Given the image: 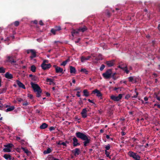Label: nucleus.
Returning a JSON list of instances; mask_svg holds the SVG:
<instances>
[{
  "mask_svg": "<svg viewBox=\"0 0 160 160\" xmlns=\"http://www.w3.org/2000/svg\"><path fill=\"white\" fill-rule=\"evenodd\" d=\"M76 135L78 138L85 141L83 142L84 146H86L88 144L90 143L91 140L90 138L88 136L80 132H77L76 133Z\"/></svg>",
  "mask_w": 160,
  "mask_h": 160,
  "instance_id": "obj_1",
  "label": "nucleus"
},
{
  "mask_svg": "<svg viewBox=\"0 0 160 160\" xmlns=\"http://www.w3.org/2000/svg\"><path fill=\"white\" fill-rule=\"evenodd\" d=\"M31 84L34 91L37 92V96L39 97L41 96V93L42 91L40 87L37 84L33 82H31Z\"/></svg>",
  "mask_w": 160,
  "mask_h": 160,
  "instance_id": "obj_2",
  "label": "nucleus"
},
{
  "mask_svg": "<svg viewBox=\"0 0 160 160\" xmlns=\"http://www.w3.org/2000/svg\"><path fill=\"white\" fill-rule=\"evenodd\" d=\"M112 74V70L111 69L108 70L105 73L102 74V75L106 79L111 78Z\"/></svg>",
  "mask_w": 160,
  "mask_h": 160,
  "instance_id": "obj_3",
  "label": "nucleus"
},
{
  "mask_svg": "<svg viewBox=\"0 0 160 160\" xmlns=\"http://www.w3.org/2000/svg\"><path fill=\"white\" fill-rule=\"evenodd\" d=\"M128 155L136 160H140V157L138 155L132 151H129L128 152Z\"/></svg>",
  "mask_w": 160,
  "mask_h": 160,
  "instance_id": "obj_4",
  "label": "nucleus"
},
{
  "mask_svg": "<svg viewBox=\"0 0 160 160\" xmlns=\"http://www.w3.org/2000/svg\"><path fill=\"white\" fill-rule=\"evenodd\" d=\"M48 61L47 60L43 61L41 65V67L43 70H46L49 69L51 67V65L50 64H47Z\"/></svg>",
  "mask_w": 160,
  "mask_h": 160,
  "instance_id": "obj_5",
  "label": "nucleus"
},
{
  "mask_svg": "<svg viewBox=\"0 0 160 160\" xmlns=\"http://www.w3.org/2000/svg\"><path fill=\"white\" fill-rule=\"evenodd\" d=\"M122 97V95L121 94H119L118 96L114 95H112L110 96V98L112 100L115 101H118L120 100Z\"/></svg>",
  "mask_w": 160,
  "mask_h": 160,
  "instance_id": "obj_6",
  "label": "nucleus"
},
{
  "mask_svg": "<svg viewBox=\"0 0 160 160\" xmlns=\"http://www.w3.org/2000/svg\"><path fill=\"white\" fill-rule=\"evenodd\" d=\"M92 94H95L100 99H102V94L100 91L97 89H95L92 91Z\"/></svg>",
  "mask_w": 160,
  "mask_h": 160,
  "instance_id": "obj_7",
  "label": "nucleus"
},
{
  "mask_svg": "<svg viewBox=\"0 0 160 160\" xmlns=\"http://www.w3.org/2000/svg\"><path fill=\"white\" fill-rule=\"evenodd\" d=\"M15 58V57L14 56L12 55L11 56H7L6 60L7 62H9L11 63H12L15 62L14 59Z\"/></svg>",
  "mask_w": 160,
  "mask_h": 160,
  "instance_id": "obj_8",
  "label": "nucleus"
},
{
  "mask_svg": "<svg viewBox=\"0 0 160 160\" xmlns=\"http://www.w3.org/2000/svg\"><path fill=\"white\" fill-rule=\"evenodd\" d=\"M87 110L86 108H83L82 109L81 113L82 116L83 118H86L87 116Z\"/></svg>",
  "mask_w": 160,
  "mask_h": 160,
  "instance_id": "obj_9",
  "label": "nucleus"
},
{
  "mask_svg": "<svg viewBox=\"0 0 160 160\" xmlns=\"http://www.w3.org/2000/svg\"><path fill=\"white\" fill-rule=\"evenodd\" d=\"M119 68L123 69L127 73H129V71L128 70L127 66L126 65H120L119 66Z\"/></svg>",
  "mask_w": 160,
  "mask_h": 160,
  "instance_id": "obj_10",
  "label": "nucleus"
},
{
  "mask_svg": "<svg viewBox=\"0 0 160 160\" xmlns=\"http://www.w3.org/2000/svg\"><path fill=\"white\" fill-rule=\"evenodd\" d=\"M6 107L7 108L6 110L7 112H10L13 111L15 109V107L14 106H10L9 105H7Z\"/></svg>",
  "mask_w": 160,
  "mask_h": 160,
  "instance_id": "obj_11",
  "label": "nucleus"
},
{
  "mask_svg": "<svg viewBox=\"0 0 160 160\" xmlns=\"http://www.w3.org/2000/svg\"><path fill=\"white\" fill-rule=\"evenodd\" d=\"M31 55L30 57V58L31 59H32L36 57V52L35 50L31 49Z\"/></svg>",
  "mask_w": 160,
  "mask_h": 160,
  "instance_id": "obj_12",
  "label": "nucleus"
},
{
  "mask_svg": "<svg viewBox=\"0 0 160 160\" xmlns=\"http://www.w3.org/2000/svg\"><path fill=\"white\" fill-rule=\"evenodd\" d=\"M16 82L19 87L24 89H25L26 88L25 85L18 80H16Z\"/></svg>",
  "mask_w": 160,
  "mask_h": 160,
  "instance_id": "obj_13",
  "label": "nucleus"
},
{
  "mask_svg": "<svg viewBox=\"0 0 160 160\" xmlns=\"http://www.w3.org/2000/svg\"><path fill=\"white\" fill-rule=\"evenodd\" d=\"M91 56H88L87 57H85L83 56H82L80 58L81 61L82 62H83L85 61L88 60L91 58Z\"/></svg>",
  "mask_w": 160,
  "mask_h": 160,
  "instance_id": "obj_14",
  "label": "nucleus"
},
{
  "mask_svg": "<svg viewBox=\"0 0 160 160\" xmlns=\"http://www.w3.org/2000/svg\"><path fill=\"white\" fill-rule=\"evenodd\" d=\"M72 152L74 153L75 156L78 155L80 153V149L79 148H76L74 150L72 151Z\"/></svg>",
  "mask_w": 160,
  "mask_h": 160,
  "instance_id": "obj_15",
  "label": "nucleus"
},
{
  "mask_svg": "<svg viewBox=\"0 0 160 160\" xmlns=\"http://www.w3.org/2000/svg\"><path fill=\"white\" fill-rule=\"evenodd\" d=\"M72 140L73 141V144L74 147H76L78 145H79L80 144L78 143V140L76 137H74L73 138Z\"/></svg>",
  "mask_w": 160,
  "mask_h": 160,
  "instance_id": "obj_16",
  "label": "nucleus"
},
{
  "mask_svg": "<svg viewBox=\"0 0 160 160\" xmlns=\"http://www.w3.org/2000/svg\"><path fill=\"white\" fill-rule=\"evenodd\" d=\"M55 68L56 72L57 73H63V69L61 68L60 67L57 66H54Z\"/></svg>",
  "mask_w": 160,
  "mask_h": 160,
  "instance_id": "obj_17",
  "label": "nucleus"
},
{
  "mask_svg": "<svg viewBox=\"0 0 160 160\" xmlns=\"http://www.w3.org/2000/svg\"><path fill=\"white\" fill-rule=\"evenodd\" d=\"M5 77L8 79H11L13 78L12 75L8 72H6L5 75Z\"/></svg>",
  "mask_w": 160,
  "mask_h": 160,
  "instance_id": "obj_18",
  "label": "nucleus"
},
{
  "mask_svg": "<svg viewBox=\"0 0 160 160\" xmlns=\"http://www.w3.org/2000/svg\"><path fill=\"white\" fill-rule=\"evenodd\" d=\"M106 63L108 67H111L113 65L114 61H107Z\"/></svg>",
  "mask_w": 160,
  "mask_h": 160,
  "instance_id": "obj_19",
  "label": "nucleus"
},
{
  "mask_svg": "<svg viewBox=\"0 0 160 160\" xmlns=\"http://www.w3.org/2000/svg\"><path fill=\"white\" fill-rule=\"evenodd\" d=\"M70 72L71 73V74L75 73L76 70V69L74 67L72 66H70Z\"/></svg>",
  "mask_w": 160,
  "mask_h": 160,
  "instance_id": "obj_20",
  "label": "nucleus"
},
{
  "mask_svg": "<svg viewBox=\"0 0 160 160\" xmlns=\"http://www.w3.org/2000/svg\"><path fill=\"white\" fill-rule=\"evenodd\" d=\"M3 157L5 159L8 160H11L12 159L11 156L9 154H5L4 155Z\"/></svg>",
  "mask_w": 160,
  "mask_h": 160,
  "instance_id": "obj_21",
  "label": "nucleus"
},
{
  "mask_svg": "<svg viewBox=\"0 0 160 160\" xmlns=\"http://www.w3.org/2000/svg\"><path fill=\"white\" fill-rule=\"evenodd\" d=\"M46 81L47 82H49L50 85H54V83L53 82V80L51 78H47Z\"/></svg>",
  "mask_w": 160,
  "mask_h": 160,
  "instance_id": "obj_22",
  "label": "nucleus"
},
{
  "mask_svg": "<svg viewBox=\"0 0 160 160\" xmlns=\"http://www.w3.org/2000/svg\"><path fill=\"white\" fill-rule=\"evenodd\" d=\"M48 125L45 123H43L42 125L40 126V128L41 129H44L48 127Z\"/></svg>",
  "mask_w": 160,
  "mask_h": 160,
  "instance_id": "obj_23",
  "label": "nucleus"
},
{
  "mask_svg": "<svg viewBox=\"0 0 160 160\" xmlns=\"http://www.w3.org/2000/svg\"><path fill=\"white\" fill-rule=\"evenodd\" d=\"M79 29L78 30H73L72 32V35L74 36L76 34H78L79 32Z\"/></svg>",
  "mask_w": 160,
  "mask_h": 160,
  "instance_id": "obj_24",
  "label": "nucleus"
},
{
  "mask_svg": "<svg viewBox=\"0 0 160 160\" xmlns=\"http://www.w3.org/2000/svg\"><path fill=\"white\" fill-rule=\"evenodd\" d=\"M83 92L84 93V95L86 97H87L89 95V92L86 89L84 90L83 91Z\"/></svg>",
  "mask_w": 160,
  "mask_h": 160,
  "instance_id": "obj_25",
  "label": "nucleus"
},
{
  "mask_svg": "<svg viewBox=\"0 0 160 160\" xmlns=\"http://www.w3.org/2000/svg\"><path fill=\"white\" fill-rule=\"evenodd\" d=\"M51 151V149L48 148L46 150H45L44 151L43 153L45 154H48L50 153Z\"/></svg>",
  "mask_w": 160,
  "mask_h": 160,
  "instance_id": "obj_26",
  "label": "nucleus"
},
{
  "mask_svg": "<svg viewBox=\"0 0 160 160\" xmlns=\"http://www.w3.org/2000/svg\"><path fill=\"white\" fill-rule=\"evenodd\" d=\"M3 151L5 152H11V150L10 148H6L3 149Z\"/></svg>",
  "mask_w": 160,
  "mask_h": 160,
  "instance_id": "obj_27",
  "label": "nucleus"
},
{
  "mask_svg": "<svg viewBox=\"0 0 160 160\" xmlns=\"http://www.w3.org/2000/svg\"><path fill=\"white\" fill-rule=\"evenodd\" d=\"M13 146V145L11 143H8V144L5 145L4 146V147L7 148H11Z\"/></svg>",
  "mask_w": 160,
  "mask_h": 160,
  "instance_id": "obj_28",
  "label": "nucleus"
},
{
  "mask_svg": "<svg viewBox=\"0 0 160 160\" xmlns=\"http://www.w3.org/2000/svg\"><path fill=\"white\" fill-rule=\"evenodd\" d=\"M36 67L34 65H32L31 66V70L33 72H35L36 71Z\"/></svg>",
  "mask_w": 160,
  "mask_h": 160,
  "instance_id": "obj_29",
  "label": "nucleus"
},
{
  "mask_svg": "<svg viewBox=\"0 0 160 160\" xmlns=\"http://www.w3.org/2000/svg\"><path fill=\"white\" fill-rule=\"evenodd\" d=\"M79 29V31H81L82 32H84L86 30L87 28H86V27H84L83 28H80Z\"/></svg>",
  "mask_w": 160,
  "mask_h": 160,
  "instance_id": "obj_30",
  "label": "nucleus"
},
{
  "mask_svg": "<svg viewBox=\"0 0 160 160\" xmlns=\"http://www.w3.org/2000/svg\"><path fill=\"white\" fill-rule=\"evenodd\" d=\"M80 71L83 73H85L86 74H88V71L86 70V69L85 68H82L81 69Z\"/></svg>",
  "mask_w": 160,
  "mask_h": 160,
  "instance_id": "obj_31",
  "label": "nucleus"
},
{
  "mask_svg": "<svg viewBox=\"0 0 160 160\" xmlns=\"http://www.w3.org/2000/svg\"><path fill=\"white\" fill-rule=\"evenodd\" d=\"M5 72V69L3 67H0V73H4Z\"/></svg>",
  "mask_w": 160,
  "mask_h": 160,
  "instance_id": "obj_32",
  "label": "nucleus"
},
{
  "mask_svg": "<svg viewBox=\"0 0 160 160\" xmlns=\"http://www.w3.org/2000/svg\"><path fill=\"white\" fill-rule=\"evenodd\" d=\"M68 62V60L63 62H62L61 64V65L63 66H65Z\"/></svg>",
  "mask_w": 160,
  "mask_h": 160,
  "instance_id": "obj_33",
  "label": "nucleus"
},
{
  "mask_svg": "<svg viewBox=\"0 0 160 160\" xmlns=\"http://www.w3.org/2000/svg\"><path fill=\"white\" fill-rule=\"evenodd\" d=\"M110 148V145L109 144H108L105 147L106 150L105 151H107V150H109Z\"/></svg>",
  "mask_w": 160,
  "mask_h": 160,
  "instance_id": "obj_34",
  "label": "nucleus"
},
{
  "mask_svg": "<svg viewBox=\"0 0 160 160\" xmlns=\"http://www.w3.org/2000/svg\"><path fill=\"white\" fill-rule=\"evenodd\" d=\"M52 33L54 35H55L56 34V32H57V30L55 29H52L51 31Z\"/></svg>",
  "mask_w": 160,
  "mask_h": 160,
  "instance_id": "obj_35",
  "label": "nucleus"
},
{
  "mask_svg": "<svg viewBox=\"0 0 160 160\" xmlns=\"http://www.w3.org/2000/svg\"><path fill=\"white\" fill-rule=\"evenodd\" d=\"M105 151V153L106 155V156L107 157H110L109 154H110V153L109 152H108V151Z\"/></svg>",
  "mask_w": 160,
  "mask_h": 160,
  "instance_id": "obj_36",
  "label": "nucleus"
},
{
  "mask_svg": "<svg viewBox=\"0 0 160 160\" xmlns=\"http://www.w3.org/2000/svg\"><path fill=\"white\" fill-rule=\"evenodd\" d=\"M105 67V66L104 65H102L100 68V70L101 71H102L104 69Z\"/></svg>",
  "mask_w": 160,
  "mask_h": 160,
  "instance_id": "obj_37",
  "label": "nucleus"
},
{
  "mask_svg": "<svg viewBox=\"0 0 160 160\" xmlns=\"http://www.w3.org/2000/svg\"><path fill=\"white\" fill-rule=\"evenodd\" d=\"M38 79V78L36 76H34L32 78V79L33 80H34V81H36Z\"/></svg>",
  "mask_w": 160,
  "mask_h": 160,
  "instance_id": "obj_38",
  "label": "nucleus"
},
{
  "mask_svg": "<svg viewBox=\"0 0 160 160\" xmlns=\"http://www.w3.org/2000/svg\"><path fill=\"white\" fill-rule=\"evenodd\" d=\"M19 22L18 21H15L14 22V24L15 26H18L19 25Z\"/></svg>",
  "mask_w": 160,
  "mask_h": 160,
  "instance_id": "obj_39",
  "label": "nucleus"
},
{
  "mask_svg": "<svg viewBox=\"0 0 160 160\" xmlns=\"http://www.w3.org/2000/svg\"><path fill=\"white\" fill-rule=\"evenodd\" d=\"M128 79L129 82H132L133 80V78L132 77H129L128 78Z\"/></svg>",
  "mask_w": 160,
  "mask_h": 160,
  "instance_id": "obj_40",
  "label": "nucleus"
},
{
  "mask_svg": "<svg viewBox=\"0 0 160 160\" xmlns=\"http://www.w3.org/2000/svg\"><path fill=\"white\" fill-rule=\"evenodd\" d=\"M28 97L30 99H32L33 98V96L32 95L28 93Z\"/></svg>",
  "mask_w": 160,
  "mask_h": 160,
  "instance_id": "obj_41",
  "label": "nucleus"
},
{
  "mask_svg": "<svg viewBox=\"0 0 160 160\" xmlns=\"http://www.w3.org/2000/svg\"><path fill=\"white\" fill-rule=\"evenodd\" d=\"M22 149L26 153H28L29 151L27 149H25L24 148H22Z\"/></svg>",
  "mask_w": 160,
  "mask_h": 160,
  "instance_id": "obj_42",
  "label": "nucleus"
},
{
  "mask_svg": "<svg viewBox=\"0 0 160 160\" xmlns=\"http://www.w3.org/2000/svg\"><path fill=\"white\" fill-rule=\"evenodd\" d=\"M55 29H56V30H57V31H58L61 30V28L60 27H56Z\"/></svg>",
  "mask_w": 160,
  "mask_h": 160,
  "instance_id": "obj_43",
  "label": "nucleus"
},
{
  "mask_svg": "<svg viewBox=\"0 0 160 160\" xmlns=\"http://www.w3.org/2000/svg\"><path fill=\"white\" fill-rule=\"evenodd\" d=\"M28 104H29L28 102L27 101H26L24 103H23L22 105L23 106H26L28 105Z\"/></svg>",
  "mask_w": 160,
  "mask_h": 160,
  "instance_id": "obj_44",
  "label": "nucleus"
},
{
  "mask_svg": "<svg viewBox=\"0 0 160 160\" xmlns=\"http://www.w3.org/2000/svg\"><path fill=\"white\" fill-rule=\"evenodd\" d=\"M17 100L19 102H21L23 101L22 99L21 98H17Z\"/></svg>",
  "mask_w": 160,
  "mask_h": 160,
  "instance_id": "obj_45",
  "label": "nucleus"
},
{
  "mask_svg": "<svg viewBox=\"0 0 160 160\" xmlns=\"http://www.w3.org/2000/svg\"><path fill=\"white\" fill-rule=\"evenodd\" d=\"M55 129V128L53 127H51L49 128V130L50 131H52V130H53Z\"/></svg>",
  "mask_w": 160,
  "mask_h": 160,
  "instance_id": "obj_46",
  "label": "nucleus"
},
{
  "mask_svg": "<svg viewBox=\"0 0 160 160\" xmlns=\"http://www.w3.org/2000/svg\"><path fill=\"white\" fill-rule=\"evenodd\" d=\"M80 92L79 91H78L77 92V94H76V95L78 97H80Z\"/></svg>",
  "mask_w": 160,
  "mask_h": 160,
  "instance_id": "obj_47",
  "label": "nucleus"
},
{
  "mask_svg": "<svg viewBox=\"0 0 160 160\" xmlns=\"http://www.w3.org/2000/svg\"><path fill=\"white\" fill-rule=\"evenodd\" d=\"M130 97V95L129 94H127L126 95L125 97V98L126 99H128Z\"/></svg>",
  "mask_w": 160,
  "mask_h": 160,
  "instance_id": "obj_48",
  "label": "nucleus"
},
{
  "mask_svg": "<svg viewBox=\"0 0 160 160\" xmlns=\"http://www.w3.org/2000/svg\"><path fill=\"white\" fill-rule=\"evenodd\" d=\"M39 24H40V25H42H42H43V22H42V21H41H41H39Z\"/></svg>",
  "mask_w": 160,
  "mask_h": 160,
  "instance_id": "obj_49",
  "label": "nucleus"
},
{
  "mask_svg": "<svg viewBox=\"0 0 160 160\" xmlns=\"http://www.w3.org/2000/svg\"><path fill=\"white\" fill-rule=\"evenodd\" d=\"M80 89V88L79 87H77L75 88L74 90V91L79 90Z\"/></svg>",
  "mask_w": 160,
  "mask_h": 160,
  "instance_id": "obj_50",
  "label": "nucleus"
},
{
  "mask_svg": "<svg viewBox=\"0 0 160 160\" xmlns=\"http://www.w3.org/2000/svg\"><path fill=\"white\" fill-rule=\"evenodd\" d=\"M121 134L122 135V136H124V135H125L126 134V133L125 132H121Z\"/></svg>",
  "mask_w": 160,
  "mask_h": 160,
  "instance_id": "obj_51",
  "label": "nucleus"
},
{
  "mask_svg": "<svg viewBox=\"0 0 160 160\" xmlns=\"http://www.w3.org/2000/svg\"><path fill=\"white\" fill-rule=\"evenodd\" d=\"M156 98H157V100H158L159 101H160V97L158 96H156Z\"/></svg>",
  "mask_w": 160,
  "mask_h": 160,
  "instance_id": "obj_52",
  "label": "nucleus"
},
{
  "mask_svg": "<svg viewBox=\"0 0 160 160\" xmlns=\"http://www.w3.org/2000/svg\"><path fill=\"white\" fill-rule=\"evenodd\" d=\"M31 49L28 50L27 51V53L29 54L31 52Z\"/></svg>",
  "mask_w": 160,
  "mask_h": 160,
  "instance_id": "obj_53",
  "label": "nucleus"
},
{
  "mask_svg": "<svg viewBox=\"0 0 160 160\" xmlns=\"http://www.w3.org/2000/svg\"><path fill=\"white\" fill-rule=\"evenodd\" d=\"M144 100L145 101H147L148 100V98L147 97H145L144 98Z\"/></svg>",
  "mask_w": 160,
  "mask_h": 160,
  "instance_id": "obj_54",
  "label": "nucleus"
},
{
  "mask_svg": "<svg viewBox=\"0 0 160 160\" xmlns=\"http://www.w3.org/2000/svg\"><path fill=\"white\" fill-rule=\"evenodd\" d=\"M88 101L91 103H93L92 101L90 100L89 99H88Z\"/></svg>",
  "mask_w": 160,
  "mask_h": 160,
  "instance_id": "obj_55",
  "label": "nucleus"
},
{
  "mask_svg": "<svg viewBox=\"0 0 160 160\" xmlns=\"http://www.w3.org/2000/svg\"><path fill=\"white\" fill-rule=\"evenodd\" d=\"M61 144L63 145V146H65L66 145V144L65 142H61Z\"/></svg>",
  "mask_w": 160,
  "mask_h": 160,
  "instance_id": "obj_56",
  "label": "nucleus"
},
{
  "mask_svg": "<svg viewBox=\"0 0 160 160\" xmlns=\"http://www.w3.org/2000/svg\"><path fill=\"white\" fill-rule=\"evenodd\" d=\"M46 94L47 96H48V97H49V96H50V93H48V92H46Z\"/></svg>",
  "mask_w": 160,
  "mask_h": 160,
  "instance_id": "obj_57",
  "label": "nucleus"
},
{
  "mask_svg": "<svg viewBox=\"0 0 160 160\" xmlns=\"http://www.w3.org/2000/svg\"><path fill=\"white\" fill-rule=\"evenodd\" d=\"M33 23H35V24H37L38 23V22L37 20H34L33 21Z\"/></svg>",
  "mask_w": 160,
  "mask_h": 160,
  "instance_id": "obj_58",
  "label": "nucleus"
},
{
  "mask_svg": "<svg viewBox=\"0 0 160 160\" xmlns=\"http://www.w3.org/2000/svg\"><path fill=\"white\" fill-rule=\"evenodd\" d=\"M104 131V130H103V129H102L100 130V132L101 133H102Z\"/></svg>",
  "mask_w": 160,
  "mask_h": 160,
  "instance_id": "obj_59",
  "label": "nucleus"
},
{
  "mask_svg": "<svg viewBox=\"0 0 160 160\" xmlns=\"http://www.w3.org/2000/svg\"><path fill=\"white\" fill-rule=\"evenodd\" d=\"M106 137L108 139L110 138L109 136L108 135H106Z\"/></svg>",
  "mask_w": 160,
  "mask_h": 160,
  "instance_id": "obj_60",
  "label": "nucleus"
},
{
  "mask_svg": "<svg viewBox=\"0 0 160 160\" xmlns=\"http://www.w3.org/2000/svg\"><path fill=\"white\" fill-rule=\"evenodd\" d=\"M52 160H60L58 159H57L55 158H53Z\"/></svg>",
  "mask_w": 160,
  "mask_h": 160,
  "instance_id": "obj_61",
  "label": "nucleus"
},
{
  "mask_svg": "<svg viewBox=\"0 0 160 160\" xmlns=\"http://www.w3.org/2000/svg\"><path fill=\"white\" fill-rule=\"evenodd\" d=\"M72 82L74 83H75V79H73L72 80Z\"/></svg>",
  "mask_w": 160,
  "mask_h": 160,
  "instance_id": "obj_62",
  "label": "nucleus"
},
{
  "mask_svg": "<svg viewBox=\"0 0 160 160\" xmlns=\"http://www.w3.org/2000/svg\"><path fill=\"white\" fill-rule=\"evenodd\" d=\"M157 107L158 108L160 109V104H158Z\"/></svg>",
  "mask_w": 160,
  "mask_h": 160,
  "instance_id": "obj_63",
  "label": "nucleus"
},
{
  "mask_svg": "<svg viewBox=\"0 0 160 160\" xmlns=\"http://www.w3.org/2000/svg\"><path fill=\"white\" fill-rule=\"evenodd\" d=\"M158 29L160 31V24L158 26Z\"/></svg>",
  "mask_w": 160,
  "mask_h": 160,
  "instance_id": "obj_64",
  "label": "nucleus"
}]
</instances>
